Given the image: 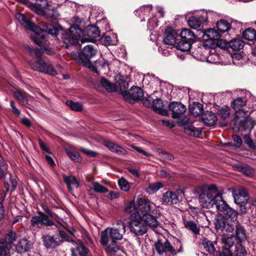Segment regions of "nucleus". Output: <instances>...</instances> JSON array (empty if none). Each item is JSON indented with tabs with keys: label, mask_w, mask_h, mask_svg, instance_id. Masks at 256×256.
<instances>
[{
	"label": "nucleus",
	"mask_w": 256,
	"mask_h": 256,
	"mask_svg": "<svg viewBox=\"0 0 256 256\" xmlns=\"http://www.w3.org/2000/svg\"><path fill=\"white\" fill-rule=\"evenodd\" d=\"M100 36V31L95 26H88L84 32L76 24L70 26L68 32L63 34L62 38L66 44L76 45L80 40L82 44L95 42L96 38Z\"/></svg>",
	"instance_id": "nucleus-1"
},
{
	"label": "nucleus",
	"mask_w": 256,
	"mask_h": 256,
	"mask_svg": "<svg viewBox=\"0 0 256 256\" xmlns=\"http://www.w3.org/2000/svg\"><path fill=\"white\" fill-rule=\"evenodd\" d=\"M125 232L126 225L122 221L102 232L100 243L106 246L107 252L114 254L120 250L118 240L122 239Z\"/></svg>",
	"instance_id": "nucleus-2"
},
{
	"label": "nucleus",
	"mask_w": 256,
	"mask_h": 256,
	"mask_svg": "<svg viewBox=\"0 0 256 256\" xmlns=\"http://www.w3.org/2000/svg\"><path fill=\"white\" fill-rule=\"evenodd\" d=\"M15 17L24 28L35 32L36 36L32 37V38L38 46H41L42 43L39 39H44L48 34L54 36L58 34V29L51 24H44L43 28H42L39 26L35 25L30 20L26 19L22 14L16 13Z\"/></svg>",
	"instance_id": "nucleus-3"
},
{
	"label": "nucleus",
	"mask_w": 256,
	"mask_h": 256,
	"mask_svg": "<svg viewBox=\"0 0 256 256\" xmlns=\"http://www.w3.org/2000/svg\"><path fill=\"white\" fill-rule=\"evenodd\" d=\"M44 52L47 54H51L52 52L50 49L48 48L45 46H41L40 48H36L32 50H30L31 54H34L37 58L36 61H31L30 62V65L31 68L36 71L42 72H44L52 76L57 74L56 71L54 68L51 63L48 62L44 61L42 59V56Z\"/></svg>",
	"instance_id": "nucleus-4"
},
{
	"label": "nucleus",
	"mask_w": 256,
	"mask_h": 256,
	"mask_svg": "<svg viewBox=\"0 0 256 256\" xmlns=\"http://www.w3.org/2000/svg\"><path fill=\"white\" fill-rule=\"evenodd\" d=\"M216 229L228 232H232L236 230V238L239 242L237 244H241L240 242L244 241L246 238L245 230L239 222L237 224H228L220 217L217 220Z\"/></svg>",
	"instance_id": "nucleus-5"
},
{
	"label": "nucleus",
	"mask_w": 256,
	"mask_h": 256,
	"mask_svg": "<svg viewBox=\"0 0 256 256\" xmlns=\"http://www.w3.org/2000/svg\"><path fill=\"white\" fill-rule=\"evenodd\" d=\"M244 98H238L232 102V107L236 111V122H240V126L244 129L247 128L246 124L250 122L248 112L244 111L242 107L246 104Z\"/></svg>",
	"instance_id": "nucleus-6"
},
{
	"label": "nucleus",
	"mask_w": 256,
	"mask_h": 256,
	"mask_svg": "<svg viewBox=\"0 0 256 256\" xmlns=\"http://www.w3.org/2000/svg\"><path fill=\"white\" fill-rule=\"evenodd\" d=\"M143 221L138 212L132 213L130 216L129 228L130 232L136 236H142L146 234L148 229Z\"/></svg>",
	"instance_id": "nucleus-7"
},
{
	"label": "nucleus",
	"mask_w": 256,
	"mask_h": 256,
	"mask_svg": "<svg viewBox=\"0 0 256 256\" xmlns=\"http://www.w3.org/2000/svg\"><path fill=\"white\" fill-rule=\"evenodd\" d=\"M176 243L180 245V248L178 252L168 240H166L164 242L160 240L156 242L155 243V248L158 255L160 256H174L177 252H182V246L180 242L178 239H176Z\"/></svg>",
	"instance_id": "nucleus-8"
},
{
	"label": "nucleus",
	"mask_w": 256,
	"mask_h": 256,
	"mask_svg": "<svg viewBox=\"0 0 256 256\" xmlns=\"http://www.w3.org/2000/svg\"><path fill=\"white\" fill-rule=\"evenodd\" d=\"M96 52V50L94 48L93 46L90 44L85 46L82 52L79 54L78 58V62L84 66L90 68L92 65L90 58L95 56Z\"/></svg>",
	"instance_id": "nucleus-9"
},
{
	"label": "nucleus",
	"mask_w": 256,
	"mask_h": 256,
	"mask_svg": "<svg viewBox=\"0 0 256 256\" xmlns=\"http://www.w3.org/2000/svg\"><path fill=\"white\" fill-rule=\"evenodd\" d=\"M123 98L130 102L135 100H141L144 98L142 90L138 86H132L129 91L123 92Z\"/></svg>",
	"instance_id": "nucleus-10"
},
{
	"label": "nucleus",
	"mask_w": 256,
	"mask_h": 256,
	"mask_svg": "<svg viewBox=\"0 0 256 256\" xmlns=\"http://www.w3.org/2000/svg\"><path fill=\"white\" fill-rule=\"evenodd\" d=\"M138 209L142 214L150 213L156 214V210H158L154 204L148 200L144 198H139L138 200Z\"/></svg>",
	"instance_id": "nucleus-11"
},
{
	"label": "nucleus",
	"mask_w": 256,
	"mask_h": 256,
	"mask_svg": "<svg viewBox=\"0 0 256 256\" xmlns=\"http://www.w3.org/2000/svg\"><path fill=\"white\" fill-rule=\"evenodd\" d=\"M226 215V217L222 216H218L216 218V220L214 222L215 227L216 228V224L217 223V220L219 218H222L224 219V221H226L228 224H237L238 222L237 220L238 218V212L232 208L230 206L225 210L223 212Z\"/></svg>",
	"instance_id": "nucleus-12"
},
{
	"label": "nucleus",
	"mask_w": 256,
	"mask_h": 256,
	"mask_svg": "<svg viewBox=\"0 0 256 256\" xmlns=\"http://www.w3.org/2000/svg\"><path fill=\"white\" fill-rule=\"evenodd\" d=\"M42 240L44 246L48 249L54 248L62 242V240L58 236H53L50 234H45L42 236Z\"/></svg>",
	"instance_id": "nucleus-13"
},
{
	"label": "nucleus",
	"mask_w": 256,
	"mask_h": 256,
	"mask_svg": "<svg viewBox=\"0 0 256 256\" xmlns=\"http://www.w3.org/2000/svg\"><path fill=\"white\" fill-rule=\"evenodd\" d=\"M178 34L171 27L168 26L166 29L165 35L163 38L164 45L173 46L176 43Z\"/></svg>",
	"instance_id": "nucleus-14"
},
{
	"label": "nucleus",
	"mask_w": 256,
	"mask_h": 256,
	"mask_svg": "<svg viewBox=\"0 0 256 256\" xmlns=\"http://www.w3.org/2000/svg\"><path fill=\"white\" fill-rule=\"evenodd\" d=\"M215 196L212 195L209 192H203L199 196V201L200 205L206 208H209L214 206Z\"/></svg>",
	"instance_id": "nucleus-15"
},
{
	"label": "nucleus",
	"mask_w": 256,
	"mask_h": 256,
	"mask_svg": "<svg viewBox=\"0 0 256 256\" xmlns=\"http://www.w3.org/2000/svg\"><path fill=\"white\" fill-rule=\"evenodd\" d=\"M156 214L152 213L143 214L142 216L144 223L151 228H156L160 224L157 218L160 216V212L159 210H156Z\"/></svg>",
	"instance_id": "nucleus-16"
},
{
	"label": "nucleus",
	"mask_w": 256,
	"mask_h": 256,
	"mask_svg": "<svg viewBox=\"0 0 256 256\" xmlns=\"http://www.w3.org/2000/svg\"><path fill=\"white\" fill-rule=\"evenodd\" d=\"M168 107L172 112V117L174 118H178L186 110V106L180 102H172Z\"/></svg>",
	"instance_id": "nucleus-17"
},
{
	"label": "nucleus",
	"mask_w": 256,
	"mask_h": 256,
	"mask_svg": "<svg viewBox=\"0 0 256 256\" xmlns=\"http://www.w3.org/2000/svg\"><path fill=\"white\" fill-rule=\"evenodd\" d=\"M201 16V12L200 11L198 14L189 18L188 23L192 28L200 30L202 24L205 22Z\"/></svg>",
	"instance_id": "nucleus-18"
},
{
	"label": "nucleus",
	"mask_w": 256,
	"mask_h": 256,
	"mask_svg": "<svg viewBox=\"0 0 256 256\" xmlns=\"http://www.w3.org/2000/svg\"><path fill=\"white\" fill-rule=\"evenodd\" d=\"M72 242L74 245V247L71 249L73 256H88V249L84 246L82 241H78V243L74 240H72Z\"/></svg>",
	"instance_id": "nucleus-19"
},
{
	"label": "nucleus",
	"mask_w": 256,
	"mask_h": 256,
	"mask_svg": "<svg viewBox=\"0 0 256 256\" xmlns=\"http://www.w3.org/2000/svg\"><path fill=\"white\" fill-rule=\"evenodd\" d=\"M32 246L30 241L26 238L20 240L15 246L16 252L17 253L22 254L30 251Z\"/></svg>",
	"instance_id": "nucleus-20"
},
{
	"label": "nucleus",
	"mask_w": 256,
	"mask_h": 256,
	"mask_svg": "<svg viewBox=\"0 0 256 256\" xmlns=\"http://www.w3.org/2000/svg\"><path fill=\"white\" fill-rule=\"evenodd\" d=\"M179 202L177 194L172 191L164 192L162 196V202L164 204H176Z\"/></svg>",
	"instance_id": "nucleus-21"
},
{
	"label": "nucleus",
	"mask_w": 256,
	"mask_h": 256,
	"mask_svg": "<svg viewBox=\"0 0 256 256\" xmlns=\"http://www.w3.org/2000/svg\"><path fill=\"white\" fill-rule=\"evenodd\" d=\"M202 119L204 124L207 126H212L214 125L217 120L216 114L209 111L202 114Z\"/></svg>",
	"instance_id": "nucleus-22"
},
{
	"label": "nucleus",
	"mask_w": 256,
	"mask_h": 256,
	"mask_svg": "<svg viewBox=\"0 0 256 256\" xmlns=\"http://www.w3.org/2000/svg\"><path fill=\"white\" fill-rule=\"evenodd\" d=\"M101 42L106 46L116 45L118 42L116 34L109 32L100 38Z\"/></svg>",
	"instance_id": "nucleus-23"
},
{
	"label": "nucleus",
	"mask_w": 256,
	"mask_h": 256,
	"mask_svg": "<svg viewBox=\"0 0 256 256\" xmlns=\"http://www.w3.org/2000/svg\"><path fill=\"white\" fill-rule=\"evenodd\" d=\"M104 145L110 151L118 155H125L127 154L126 150L110 141H104Z\"/></svg>",
	"instance_id": "nucleus-24"
},
{
	"label": "nucleus",
	"mask_w": 256,
	"mask_h": 256,
	"mask_svg": "<svg viewBox=\"0 0 256 256\" xmlns=\"http://www.w3.org/2000/svg\"><path fill=\"white\" fill-rule=\"evenodd\" d=\"M222 194H215L214 205L218 210L224 212L229 207V206L226 202L222 198Z\"/></svg>",
	"instance_id": "nucleus-25"
},
{
	"label": "nucleus",
	"mask_w": 256,
	"mask_h": 256,
	"mask_svg": "<svg viewBox=\"0 0 256 256\" xmlns=\"http://www.w3.org/2000/svg\"><path fill=\"white\" fill-rule=\"evenodd\" d=\"M116 82L114 84L118 88V90H120L122 96L123 92H128L126 90L128 88V84L126 82L124 77L122 76H118L116 78Z\"/></svg>",
	"instance_id": "nucleus-26"
},
{
	"label": "nucleus",
	"mask_w": 256,
	"mask_h": 256,
	"mask_svg": "<svg viewBox=\"0 0 256 256\" xmlns=\"http://www.w3.org/2000/svg\"><path fill=\"white\" fill-rule=\"evenodd\" d=\"M152 8V5H146L140 6L138 9L135 10L134 13L136 16L141 18L140 21H144V16H148Z\"/></svg>",
	"instance_id": "nucleus-27"
},
{
	"label": "nucleus",
	"mask_w": 256,
	"mask_h": 256,
	"mask_svg": "<svg viewBox=\"0 0 256 256\" xmlns=\"http://www.w3.org/2000/svg\"><path fill=\"white\" fill-rule=\"evenodd\" d=\"M202 244L205 250L210 254H212L216 250L217 242L216 241H210L206 238L202 240Z\"/></svg>",
	"instance_id": "nucleus-28"
},
{
	"label": "nucleus",
	"mask_w": 256,
	"mask_h": 256,
	"mask_svg": "<svg viewBox=\"0 0 256 256\" xmlns=\"http://www.w3.org/2000/svg\"><path fill=\"white\" fill-rule=\"evenodd\" d=\"M12 246L0 240V256H10Z\"/></svg>",
	"instance_id": "nucleus-29"
},
{
	"label": "nucleus",
	"mask_w": 256,
	"mask_h": 256,
	"mask_svg": "<svg viewBox=\"0 0 256 256\" xmlns=\"http://www.w3.org/2000/svg\"><path fill=\"white\" fill-rule=\"evenodd\" d=\"M100 84L108 92H115L118 91L117 86L104 78H100Z\"/></svg>",
	"instance_id": "nucleus-30"
},
{
	"label": "nucleus",
	"mask_w": 256,
	"mask_h": 256,
	"mask_svg": "<svg viewBox=\"0 0 256 256\" xmlns=\"http://www.w3.org/2000/svg\"><path fill=\"white\" fill-rule=\"evenodd\" d=\"M200 11L201 12V16L205 22L208 21L212 22L218 16L217 13L212 10H203Z\"/></svg>",
	"instance_id": "nucleus-31"
},
{
	"label": "nucleus",
	"mask_w": 256,
	"mask_h": 256,
	"mask_svg": "<svg viewBox=\"0 0 256 256\" xmlns=\"http://www.w3.org/2000/svg\"><path fill=\"white\" fill-rule=\"evenodd\" d=\"M64 182L67 184L70 190H72L73 188H78L79 186L77 179L72 176H64Z\"/></svg>",
	"instance_id": "nucleus-32"
},
{
	"label": "nucleus",
	"mask_w": 256,
	"mask_h": 256,
	"mask_svg": "<svg viewBox=\"0 0 256 256\" xmlns=\"http://www.w3.org/2000/svg\"><path fill=\"white\" fill-rule=\"evenodd\" d=\"M182 40L193 43L196 38L195 34L189 29H184L180 34Z\"/></svg>",
	"instance_id": "nucleus-33"
},
{
	"label": "nucleus",
	"mask_w": 256,
	"mask_h": 256,
	"mask_svg": "<svg viewBox=\"0 0 256 256\" xmlns=\"http://www.w3.org/2000/svg\"><path fill=\"white\" fill-rule=\"evenodd\" d=\"M216 27L221 32H228L230 28V24L227 20H220L216 23Z\"/></svg>",
	"instance_id": "nucleus-34"
},
{
	"label": "nucleus",
	"mask_w": 256,
	"mask_h": 256,
	"mask_svg": "<svg viewBox=\"0 0 256 256\" xmlns=\"http://www.w3.org/2000/svg\"><path fill=\"white\" fill-rule=\"evenodd\" d=\"M14 96L20 104L26 106L28 104V95L26 92L19 91L16 92L14 93Z\"/></svg>",
	"instance_id": "nucleus-35"
},
{
	"label": "nucleus",
	"mask_w": 256,
	"mask_h": 256,
	"mask_svg": "<svg viewBox=\"0 0 256 256\" xmlns=\"http://www.w3.org/2000/svg\"><path fill=\"white\" fill-rule=\"evenodd\" d=\"M184 130L186 134L198 137L202 134V130L192 125L186 124L184 127Z\"/></svg>",
	"instance_id": "nucleus-36"
},
{
	"label": "nucleus",
	"mask_w": 256,
	"mask_h": 256,
	"mask_svg": "<svg viewBox=\"0 0 256 256\" xmlns=\"http://www.w3.org/2000/svg\"><path fill=\"white\" fill-rule=\"evenodd\" d=\"M184 227L192 231L194 234H200V228L192 220H186L184 222Z\"/></svg>",
	"instance_id": "nucleus-37"
},
{
	"label": "nucleus",
	"mask_w": 256,
	"mask_h": 256,
	"mask_svg": "<svg viewBox=\"0 0 256 256\" xmlns=\"http://www.w3.org/2000/svg\"><path fill=\"white\" fill-rule=\"evenodd\" d=\"M228 45L234 50H239L244 48V42L241 39L235 38L231 40Z\"/></svg>",
	"instance_id": "nucleus-38"
},
{
	"label": "nucleus",
	"mask_w": 256,
	"mask_h": 256,
	"mask_svg": "<svg viewBox=\"0 0 256 256\" xmlns=\"http://www.w3.org/2000/svg\"><path fill=\"white\" fill-rule=\"evenodd\" d=\"M242 36L244 39L252 42L256 39V31L254 28H249L243 32Z\"/></svg>",
	"instance_id": "nucleus-39"
},
{
	"label": "nucleus",
	"mask_w": 256,
	"mask_h": 256,
	"mask_svg": "<svg viewBox=\"0 0 256 256\" xmlns=\"http://www.w3.org/2000/svg\"><path fill=\"white\" fill-rule=\"evenodd\" d=\"M202 32L203 34L202 37L204 38V36H206V38L205 39L206 40H216L220 38L219 34L214 29H209L206 32Z\"/></svg>",
	"instance_id": "nucleus-40"
},
{
	"label": "nucleus",
	"mask_w": 256,
	"mask_h": 256,
	"mask_svg": "<svg viewBox=\"0 0 256 256\" xmlns=\"http://www.w3.org/2000/svg\"><path fill=\"white\" fill-rule=\"evenodd\" d=\"M192 44V42L188 41L182 40L178 43L176 48L182 52H186L190 50Z\"/></svg>",
	"instance_id": "nucleus-41"
},
{
	"label": "nucleus",
	"mask_w": 256,
	"mask_h": 256,
	"mask_svg": "<svg viewBox=\"0 0 256 256\" xmlns=\"http://www.w3.org/2000/svg\"><path fill=\"white\" fill-rule=\"evenodd\" d=\"M163 186L162 184L160 182L150 184L148 188L146 189V191L150 194H152Z\"/></svg>",
	"instance_id": "nucleus-42"
},
{
	"label": "nucleus",
	"mask_w": 256,
	"mask_h": 256,
	"mask_svg": "<svg viewBox=\"0 0 256 256\" xmlns=\"http://www.w3.org/2000/svg\"><path fill=\"white\" fill-rule=\"evenodd\" d=\"M202 110L203 106L198 102L194 103L193 106L190 108V112L194 116H198L202 113Z\"/></svg>",
	"instance_id": "nucleus-43"
},
{
	"label": "nucleus",
	"mask_w": 256,
	"mask_h": 256,
	"mask_svg": "<svg viewBox=\"0 0 256 256\" xmlns=\"http://www.w3.org/2000/svg\"><path fill=\"white\" fill-rule=\"evenodd\" d=\"M153 110L158 113H162L163 103L160 99H156L152 100Z\"/></svg>",
	"instance_id": "nucleus-44"
},
{
	"label": "nucleus",
	"mask_w": 256,
	"mask_h": 256,
	"mask_svg": "<svg viewBox=\"0 0 256 256\" xmlns=\"http://www.w3.org/2000/svg\"><path fill=\"white\" fill-rule=\"evenodd\" d=\"M16 232L10 231L8 232L5 236L4 239H1V240H4V242L10 244L12 246V244L16 240Z\"/></svg>",
	"instance_id": "nucleus-45"
},
{
	"label": "nucleus",
	"mask_w": 256,
	"mask_h": 256,
	"mask_svg": "<svg viewBox=\"0 0 256 256\" xmlns=\"http://www.w3.org/2000/svg\"><path fill=\"white\" fill-rule=\"evenodd\" d=\"M118 184L120 188L124 191L127 192L130 188L129 182L123 177L120 178L118 180Z\"/></svg>",
	"instance_id": "nucleus-46"
},
{
	"label": "nucleus",
	"mask_w": 256,
	"mask_h": 256,
	"mask_svg": "<svg viewBox=\"0 0 256 256\" xmlns=\"http://www.w3.org/2000/svg\"><path fill=\"white\" fill-rule=\"evenodd\" d=\"M66 104L71 110L74 111H80L82 108V104L80 102H74L72 100H68Z\"/></svg>",
	"instance_id": "nucleus-47"
},
{
	"label": "nucleus",
	"mask_w": 256,
	"mask_h": 256,
	"mask_svg": "<svg viewBox=\"0 0 256 256\" xmlns=\"http://www.w3.org/2000/svg\"><path fill=\"white\" fill-rule=\"evenodd\" d=\"M38 213L40 215L42 216V224H44V226H52L54 225V222L52 220L48 219V216L46 214H44L43 212H40V211H38Z\"/></svg>",
	"instance_id": "nucleus-48"
},
{
	"label": "nucleus",
	"mask_w": 256,
	"mask_h": 256,
	"mask_svg": "<svg viewBox=\"0 0 256 256\" xmlns=\"http://www.w3.org/2000/svg\"><path fill=\"white\" fill-rule=\"evenodd\" d=\"M93 190L99 193H105L108 192L107 188L97 182H92Z\"/></svg>",
	"instance_id": "nucleus-49"
},
{
	"label": "nucleus",
	"mask_w": 256,
	"mask_h": 256,
	"mask_svg": "<svg viewBox=\"0 0 256 256\" xmlns=\"http://www.w3.org/2000/svg\"><path fill=\"white\" fill-rule=\"evenodd\" d=\"M42 216H34L30 220L31 226L34 227H38L40 224H42Z\"/></svg>",
	"instance_id": "nucleus-50"
},
{
	"label": "nucleus",
	"mask_w": 256,
	"mask_h": 256,
	"mask_svg": "<svg viewBox=\"0 0 256 256\" xmlns=\"http://www.w3.org/2000/svg\"><path fill=\"white\" fill-rule=\"evenodd\" d=\"M233 197L235 203L240 206H244L246 204L247 201L248 200L245 198H243L240 196L239 197L238 196L234 194H233Z\"/></svg>",
	"instance_id": "nucleus-51"
},
{
	"label": "nucleus",
	"mask_w": 256,
	"mask_h": 256,
	"mask_svg": "<svg viewBox=\"0 0 256 256\" xmlns=\"http://www.w3.org/2000/svg\"><path fill=\"white\" fill-rule=\"evenodd\" d=\"M219 114L220 116L223 118H226L230 116V109L227 106L222 107L220 111Z\"/></svg>",
	"instance_id": "nucleus-52"
},
{
	"label": "nucleus",
	"mask_w": 256,
	"mask_h": 256,
	"mask_svg": "<svg viewBox=\"0 0 256 256\" xmlns=\"http://www.w3.org/2000/svg\"><path fill=\"white\" fill-rule=\"evenodd\" d=\"M126 170L132 175V176L134 178H138L140 176V172L136 168L128 166L126 168Z\"/></svg>",
	"instance_id": "nucleus-53"
},
{
	"label": "nucleus",
	"mask_w": 256,
	"mask_h": 256,
	"mask_svg": "<svg viewBox=\"0 0 256 256\" xmlns=\"http://www.w3.org/2000/svg\"><path fill=\"white\" fill-rule=\"evenodd\" d=\"M158 26V21L156 17H152L148 20V28L150 30Z\"/></svg>",
	"instance_id": "nucleus-54"
},
{
	"label": "nucleus",
	"mask_w": 256,
	"mask_h": 256,
	"mask_svg": "<svg viewBox=\"0 0 256 256\" xmlns=\"http://www.w3.org/2000/svg\"><path fill=\"white\" fill-rule=\"evenodd\" d=\"M67 154L68 157L73 160H76L78 162L80 160V154L74 151H67Z\"/></svg>",
	"instance_id": "nucleus-55"
},
{
	"label": "nucleus",
	"mask_w": 256,
	"mask_h": 256,
	"mask_svg": "<svg viewBox=\"0 0 256 256\" xmlns=\"http://www.w3.org/2000/svg\"><path fill=\"white\" fill-rule=\"evenodd\" d=\"M218 57L217 54L212 53L206 58V61L210 63H217L218 62Z\"/></svg>",
	"instance_id": "nucleus-56"
},
{
	"label": "nucleus",
	"mask_w": 256,
	"mask_h": 256,
	"mask_svg": "<svg viewBox=\"0 0 256 256\" xmlns=\"http://www.w3.org/2000/svg\"><path fill=\"white\" fill-rule=\"evenodd\" d=\"M204 192H209L211 193L212 195L214 196L215 194H222V192H218V189L216 185L212 184L210 186L208 190L204 191Z\"/></svg>",
	"instance_id": "nucleus-57"
},
{
	"label": "nucleus",
	"mask_w": 256,
	"mask_h": 256,
	"mask_svg": "<svg viewBox=\"0 0 256 256\" xmlns=\"http://www.w3.org/2000/svg\"><path fill=\"white\" fill-rule=\"evenodd\" d=\"M135 205L134 201H130L128 202L125 208V211L128 213H131L134 211Z\"/></svg>",
	"instance_id": "nucleus-58"
},
{
	"label": "nucleus",
	"mask_w": 256,
	"mask_h": 256,
	"mask_svg": "<svg viewBox=\"0 0 256 256\" xmlns=\"http://www.w3.org/2000/svg\"><path fill=\"white\" fill-rule=\"evenodd\" d=\"M234 194L238 196L239 197H242L243 198H245L246 199H248V195L247 191L244 188L240 189L238 190V194Z\"/></svg>",
	"instance_id": "nucleus-59"
},
{
	"label": "nucleus",
	"mask_w": 256,
	"mask_h": 256,
	"mask_svg": "<svg viewBox=\"0 0 256 256\" xmlns=\"http://www.w3.org/2000/svg\"><path fill=\"white\" fill-rule=\"evenodd\" d=\"M59 236L60 240H62V242L64 240L72 242L70 238L68 236L66 233L63 230H59Z\"/></svg>",
	"instance_id": "nucleus-60"
},
{
	"label": "nucleus",
	"mask_w": 256,
	"mask_h": 256,
	"mask_svg": "<svg viewBox=\"0 0 256 256\" xmlns=\"http://www.w3.org/2000/svg\"><path fill=\"white\" fill-rule=\"evenodd\" d=\"M42 209L47 213L48 214V216L50 218H55L56 216V214L54 212H52L50 208H48V206L46 205H43L42 206Z\"/></svg>",
	"instance_id": "nucleus-61"
},
{
	"label": "nucleus",
	"mask_w": 256,
	"mask_h": 256,
	"mask_svg": "<svg viewBox=\"0 0 256 256\" xmlns=\"http://www.w3.org/2000/svg\"><path fill=\"white\" fill-rule=\"evenodd\" d=\"M166 45L161 46L158 48V51L164 56H167L169 55L170 50L168 49H166L165 46Z\"/></svg>",
	"instance_id": "nucleus-62"
},
{
	"label": "nucleus",
	"mask_w": 256,
	"mask_h": 256,
	"mask_svg": "<svg viewBox=\"0 0 256 256\" xmlns=\"http://www.w3.org/2000/svg\"><path fill=\"white\" fill-rule=\"evenodd\" d=\"M234 144L236 147H240L242 144V140L241 138L238 136L236 135L234 136Z\"/></svg>",
	"instance_id": "nucleus-63"
},
{
	"label": "nucleus",
	"mask_w": 256,
	"mask_h": 256,
	"mask_svg": "<svg viewBox=\"0 0 256 256\" xmlns=\"http://www.w3.org/2000/svg\"><path fill=\"white\" fill-rule=\"evenodd\" d=\"M20 122L22 124L28 128H30L32 126L31 121L27 118L24 117L21 118Z\"/></svg>",
	"instance_id": "nucleus-64"
}]
</instances>
